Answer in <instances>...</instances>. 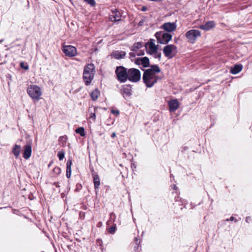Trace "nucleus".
<instances>
[{
    "label": "nucleus",
    "mask_w": 252,
    "mask_h": 252,
    "mask_svg": "<svg viewBox=\"0 0 252 252\" xmlns=\"http://www.w3.org/2000/svg\"><path fill=\"white\" fill-rule=\"evenodd\" d=\"M160 71V68L157 64L152 65L150 68L144 70L142 78L147 87H152L158 81L162 79V78L158 75Z\"/></svg>",
    "instance_id": "f257e3e1"
},
{
    "label": "nucleus",
    "mask_w": 252,
    "mask_h": 252,
    "mask_svg": "<svg viewBox=\"0 0 252 252\" xmlns=\"http://www.w3.org/2000/svg\"><path fill=\"white\" fill-rule=\"evenodd\" d=\"M95 72V67L93 63H88L84 67L83 79L86 86H89L94 78Z\"/></svg>",
    "instance_id": "f03ea898"
},
{
    "label": "nucleus",
    "mask_w": 252,
    "mask_h": 252,
    "mask_svg": "<svg viewBox=\"0 0 252 252\" xmlns=\"http://www.w3.org/2000/svg\"><path fill=\"white\" fill-rule=\"evenodd\" d=\"M128 69L123 66H117L115 70L116 78L121 83H125L127 80V74Z\"/></svg>",
    "instance_id": "7ed1b4c3"
},
{
    "label": "nucleus",
    "mask_w": 252,
    "mask_h": 252,
    "mask_svg": "<svg viewBox=\"0 0 252 252\" xmlns=\"http://www.w3.org/2000/svg\"><path fill=\"white\" fill-rule=\"evenodd\" d=\"M155 36L157 38L158 43L161 44H167L172 37L171 34L164 31L158 32L155 33Z\"/></svg>",
    "instance_id": "20e7f679"
},
{
    "label": "nucleus",
    "mask_w": 252,
    "mask_h": 252,
    "mask_svg": "<svg viewBox=\"0 0 252 252\" xmlns=\"http://www.w3.org/2000/svg\"><path fill=\"white\" fill-rule=\"evenodd\" d=\"M29 95L34 100H38L42 92L40 87L36 85H31L27 89Z\"/></svg>",
    "instance_id": "39448f33"
},
{
    "label": "nucleus",
    "mask_w": 252,
    "mask_h": 252,
    "mask_svg": "<svg viewBox=\"0 0 252 252\" xmlns=\"http://www.w3.org/2000/svg\"><path fill=\"white\" fill-rule=\"evenodd\" d=\"M141 72L138 69L131 68L128 69L127 80L131 82L136 83L140 80Z\"/></svg>",
    "instance_id": "423d86ee"
},
{
    "label": "nucleus",
    "mask_w": 252,
    "mask_h": 252,
    "mask_svg": "<svg viewBox=\"0 0 252 252\" xmlns=\"http://www.w3.org/2000/svg\"><path fill=\"white\" fill-rule=\"evenodd\" d=\"M201 32L197 30H190L185 34V36L187 39L188 42L191 44H194L197 39L201 36Z\"/></svg>",
    "instance_id": "0eeeda50"
},
{
    "label": "nucleus",
    "mask_w": 252,
    "mask_h": 252,
    "mask_svg": "<svg viewBox=\"0 0 252 252\" xmlns=\"http://www.w3.org/2000/svg\"><path fill=\"white\" fill-rule=\"evenodd\" d=\"M177 52V47L173 44H168L164 47L163 53L168 59L172 58Z\"/></svg>",
    "instance_id": "6e6552de"
},
{
    "label": "nucleus",
    "mask_w": 252,
    "mask_h": 252,
    "mask_svg": "<svg viewBox=\"0 0 252 252\" xmlns=\"http://www.w3.org/2000/svg\"><path fill=\"white\" fill-rule=\"evenodd\" d=\"M62 51L68 57H72L77 55L76 48L72 45H64L63 46Z\"/></svg>",
    "instance_id": "1a4fd4ad"
},
{
    "label": "nucleus",
    "mask_w": 252,
    "mask_h": 252,
    "mask_svg": "<svg viewBox=\"0 0 252 252\" xmlns=\"http://www.w3.org/2000/svg\"><path fill=\"white\" fill-rule=\"evenodd\" d=\"M176 28V24L175 23L171 22L165 23L161 26V29H163L165 32H167L168 33L175 31Z\"/></svg>",
    "instance_id": "9d476101"
},
{
    "label": "nucleus",
    "mask_w": 252,
    "mask_h": 252,
    "mask_svg": "<svg viewBox=\"0 0 252 252\" xmlns=\"http://www.w3.org/2000/svg\"><path fill=\"white\" fill-rule=\"evenodd\" d=\"M121 13L117 9L112 10L109 14V19L112 22H119L121 20Z\"/></svg>",
    "instance_id": "9b49d317"
},
{
    "label": "nucleus",
    "mask_w": 252,
    "mask_h": 252,
    "mask_svg": "<svg viewBox=\"0 0 252 252\" xmlns=\"http://www.w3.org/2000/svg\"><path fill=\"white\" fill-rule=\"evenodd\" d=\"M155 40L153 39H150L146 45L148 46L149 50V53L151 55L154 54V53L157 52L158 50V45L155 44Z\"/></svg>",
    "instance_id": "f8f14e48"
},
{
    "label": "nucleus",
    "mask_w": 252,
    "mask_h": 252,
    "mask_svg": "<svg viewBox=\"0 0 252 252\" xmlns=\"http://www.w3.org/2000/svg\"><path fill=\"white\" fill-rule=\"evenodd\" d=\"M135 63L137 65L141 64L143 67L150 66L149 59L147 57L137 59L135 60Z\"/></svg>",
    "instance_id": "ddd939ff"
},
{
    "label": "nucleus",
    "mask_w": 252,
    "mask_h": 252,
    "mask_svg": "<svg viewBox=\"0 0 252 252\" xmlns=\"http://www.w3.org/2000/svg\"><path fill=\"white\" fill-rule=\"evenodd\" d=\"M32 154V146L30 144H27L24 146V152L23 153V158L26 159H29Z\"/></svg>",
    "instance_id": "4468645a"
},
{
    "label": "nucleus",
    "mask_w": 252,
    "mask_h": 252,
    "mask_svg": "<svg viewBox=\"0 0 252 252\" xmlns=\"http://www.w3.org/2000/svg\"><path fill=\"white\" fill-rule=\"evenodd\" d=\"M216 26V24L213 21H209L207 22L205 24L200 25L199 28L200 29L207 31L213 28Z\"/></svg>",
    "instance_id": "2eb2a0df"
},
{
    "label": "nucleus",
    "mask_w": 252,
    "mask_h": 252,
    "mask_svg": "<svg viewBox=\"0 0 252 252\" xmlns=\"http://www.w3.org/2000/svg\"><path fill=\"white\" fill-rule=\"evenodd\" d=\"M168 106L170 112H175L179 107V103L177 99H172L168 102Z\"/></svg>",
    "instance_id": "dca6fc26"
},
{
    "label": "nucleus",
    "mask_w": 252,
    "mask_h": 252,
    "mask_svg": "<svg viewBox=\"0 0 252 252\" xmlns=\"http://www.w3.org/2000/svg\"><path fill=\"white\" fill-rule=\"evenodd\" d=\"M96 108L94 106H91L89 108L88 113H89V119L90 120H92L93 122H94L96 119L95 111Z\"/></svg>",
    "instance_id": "f3484780"
},
{
    "label": "nucleus",
    "mask_w": 252,
    "mask_h": 252,
    "mask_svg": "<svg viewBox=\"0 0 252 252\" xmlns=\"http://www.w3.org/2000/svg\"><path fill=\"white\" fill-rule=\"evenodd\" d=\"M92 176L93 178L95 191L96 193H97V192L98 190L99 186L100 185V179L98 175L95 173H93Z\"/></svg>",
    "instance_id": "a211bd4d"
},
{
    "label": "nucleus",
    "mask_w": 252,
    "mask_h": 252,
    "mask_svg": "<svg viewBox=\"0 0 252 252\" xmlns=\"http://www.w3.org/2000/svg\"><path fill=\"white\" fill-rule=\"evenodd\" d=\"M131 86L130 85H126L123 86L121 90L122 94L125 96H129L131 94Z\"/></svg>",
    "instance_id": "6ab92c4d"
},
{
    "label": "nucleus",
    "mask_w": 252,
    "mask_h": 252,
    "mask_svg": "<svg viewBox=\"0 0 252 252\" xmlns=\"http://www.w3.org/2000/svg\"><path fill=\"white\" fill-rule=\"evenodd\" d=\"M126 55V52L123 51H116L113 52L112 56L116 59H123Z\"/></svg>",
    "instance_id": "aec40b11"
},
{
    "label": "nucleus",
    "mask_w": 252,
    "mask_h": 252,
    "mask_svg": "<svg viewBox=\"0 0 252 252\" xmlns=\"http://www.w3.org/2000/svg\"><path fill=\"white\" fill-rule=\"evenodd\" d=\"M243 68L242 64H235L230 70V73L233 74H236L240 72Z\"/></svg>",
    "instance_id": "412c9836"
},
{
    "label": "nucleus",
    "mask_w": 252,
    "mask_h": 252,
    "mask_svg": "<svg viewBox=\"0 0 252 252\" xmlns=\"http://www.w3.org/2000/svg\"><path fill=\"white\" fill-rule=\"evenodd\" d=\"M72 160L71 159H68L66 163V176L67 178H69L71 176V165H72Z\"/></svg>",
    "instance_id": "4be33fe9"
},
{
    "label": "nucleus",
    "mask_w": 252,
    "mask_h": 252,
    "mask_svg": "<svg viewBox=\"0 0 252 252\" xmlns=\"http://www.w3.org/2000/svg\"><path fill=\"white\" fill-rule=\"evenodd\" d=\"M100 95V92L97 88L95 89L90 94L91 97L93 101H96Z\"/></svg>",
    "instance_id": "5701e85b"
},
{
    "label": "nucleus",
    "mask_w": 252,
    "mask_h": 252,
    "mask_svg": "<svg viewBox=\"0 0 252 252\" xmlns=\"http://www.w3.org/2000/svg\"><path fill=\"white\" fill-rule=\"evenodd\" d=\"M67 141V136L66 135L60 136L59 138V142L60 143V145L62 147H64L66 146Z\"/></svg>",
    "instance_id": "b1692460"
},
{
    "label": "nucleus",
    "mask_w": 252,
    "mask_h": 252,
    "mask_svg": "<svg viewBox=\"0 0 252 252\" xmlns=\"http://www.w3.org/2000/svg\"><path fill=\"white\" fill-rule=\"evenodd\" d=\"M142 47V43L140 42L135 43L130 48L131 51L133 52H137Z\"/></svg>",
    "instance_id": "393cba45"
},
{
    "label": "nucleus",
    "mask_w": 252,
    "mask_h": 252,
    "mask_svg": "<svg viewBox=\"0 0 252 252\" xmlns=\"http://www.w3.org/2000/svg\"><path fill=\"white\" fill-rule=\"evenodd\" d=\"M109 216H110L109 219L106 223L107 225H109L111 224L114 223V222L116 219V216L115 214L113 212L111 213L110 214Z\"/></svg>",
    "instance_id": "a878e982"
},
{
    "label": "nucleus",
    "mask_w": 252,
    "mask_h": 252,
    "mask_svg": "<svg viewBox=\"0 0 252 252\" xmlns=\"http://www.w3.org/2000/svg\"><path fill=\"white\" fill-rule=\"evenodd\" d=\"M75 132L76 133L79 134L80 136L84 137L85 136L86 133L85 132V129L83 127H79L78 128L75 129Z\"/></svg>",
    "instance_id": "bb28decb"
},
{
    "label": "nucleus",
    "mask_w": 252,
    "mask_h": 252,
    "mask_svg": "<svg viewBox=\"0 0 252 252\" xmlns=\"http://www.w3.org/2000/svg\"><path fill=\"white\" fill-rule=\"evenodd\" d=\"M107 229L110 234H114L117 229L116 224L115 223H113L111 226L109 227Z\"/></svg>",
    "instance_id": "cd10ccee"
},
{
    "label": "nucleus",
    "mask_w": 252,
    "mask_h": 252,
    "mask_svg": "<svg viewBox=\"0 0 252 252\" xmlns=\"http://www.w3.org/2000/svg\"><path fill=\"white\" fill-rule=\"evenodd\" d=\"M87 4H89L90 6L94 7L96 3L94 0H83Z\"/></svg>",
    "instance_id": "c85d7f7f"
},
{
    "label": "nucleus",
    "mask_w": 252,
    "mask_h": 252,
    "mask_svg": "<svg viewBox=\"0 0 252 252\" xmlns=\"http://www.w3.org/2000/svg\"><path fill=\"white\" fill-rule=\"evenodd\" d=\"M20 66L22 68L24 69V70H28L29 69V65L27 63L25 62H21L20 63Z\"/></svg>",
    "instance_id": "c756f323"
},
{
    "label": "nucleus",
    "mask_w": 252,
    "mask_h": 252,
    "mask_svg": "<svg viewBox=\"0 0 252 252\" xmlns=\"http://www.w3.org/2000/svg\"><path fill=\"white\" fill-rule=\"evenodd\" d=\"M57 156L59 159L62 160L64 158V153L63 151H60L58 152Z\"/></svg>",
    "instance_id": "7c9ffc66"
},
{
    "label": "nucleus",
    "mask_w": 252,
    "mask_h": 252,
    "mask_svg": "<svg viewBox=\"0 0 252 252\" xmlns=\"http://www.w3.org/2000/svg\"><path fill=\"white\" fill-rule=\"evenodd\" d=\"M136 56H137V53L135 52H130L129 53V58L132 60V58H135Z\"/></svg>",
    "instance_id": "2f4dec72"
},
{
    "label": "nucleus",
    "mask_w": 252,
    "mask_h": 252,
    "mask_svg": "<svg viewBox=\"0 0 252 252\" xmlns=\"http://www.w3.org/2000/svg\"><path fill=\"white\" fill-rule=\"evenodd\" d=\"M61 169L59 167H55L53 169V172L57 174H59L61 173Z\"/></svg>",
    "instance_id": "473e14b6"
},
{
    "label": "nucleus",
    "mask_w": 252,
    "mask_h": 252,
    "mask_svg": "<svg viewBox=\"0 0 252 252\" xmlns=\"http://www.w3.org/2000/svg\"><path fill=\"white\" fill-rule=\"evenodd\" d=\"M85 218V213L83 212H80L79 213V218L84 220Z\"/></svg>",
    "instance_id": "72a5a7b5"
},
{
    "label": "nucleus",
    "mask_w": 252,
    "mask_h": 252,
    "mask_svg": "<svg viewBox=\"0 0 252 252\" xmlns=\"http://www.w3.org/2000/svg\"><path fill=\"white\" fill-rule=\"evenodd\" d=\"M136 53H137V56H140L144 55V51H142L141 50H138L137 52H136Z\"/></svg>",
    "instance_id": "f704fd0d"
},
{
    "label": "nucleus",
    "mask_w": 252,
    "mask_h": 252,
    "mask_svg": "<svg viewBox=\"0 0 252 252\" xmlns=\"http://www.w3.org/2000/svg\"><path fill=\"white\" fill-rule=\"evenodd\" d=\"M153 55H154V57L155 58H158V59H160V58L161 57V53H158V52L156 53H154Z\"/></svg>",
    "instance_id": "c9c22d12"
},
{
    "label": "nucleus",
    "mask_w": 252,
    "mask_h": 252,
    "mask_svg": "<svg viewBox=\"0 0 252 252\" xmlns=\"http://www.w3.org/2000/svg\"><path fill=\"white\" fill-rule=\"evenodd\" d=\"M134 241H135V244L137 245H138L140 243V240L139 239L138 237H135L134 238Z\"/></svg>",
    "instance_id": "e433bc0d"
},
{
    "label": "nucleus",
    "mask_w": 252,
    "mask_h": 252,
    "mask_svg": "<svg viewBox=\"0 0 252 252\" xmlns=\"http://www.w3.org/2000/svg\"><path fill=\"white\" fill-rule=\"evenodd\" d=\"M112 113L113 114H116V115H119V111L118 110H112Z\"/></svg>",
    "instance_id": "4c0bfd02"
},
{
    "label": "nucleus",
    "mask_w": 252,
    "mask_h": 252,
    "mask_svg": "<svg viewBox=\"0 0 252 252\" xmlns=\"http://www.w3.org/2000/svg\"><path fill=\"white\" fill-rule=\"evenodd\" d=\"M246 221L247 222L249 223L251 221V218L250 217H247L246 218Z\"/></svg>",
    "instance_id": "58836bf2"
},
{
    "label": "nucleus",
    "mask_w": 252,
    "mask_h": 252,
    "mask_svg": "<svg viewBox=\"0 0 252 252\" xmlns=\"http://www.w3.org/2000/svg\"><path fill=\"white\" fill-rule=\"evenodd\" d=\"M12 152L16 156V145L13 148Z\"/></svg>",
    "instance_id": "ea45409f"
},
{
    "label": "nucleus",
    "mask_w": 252,
    "mask_h": 252,
    "mask_svg": "<svg viewBox=\"0 0 252 252\" xmlns=\"http://www.w3.org/2000/svg\"><path fill=\"white\" fill-rule=\"evenodd\" d=\"M235 220V218L233 217H231L229 219H227L226 220L228 221L229 220L230 221H233Z\"/></svg>",
    "instance_id": "a19ab883"
},
{
    "label": "nucleus",
    "mask_w": 252,
    "mask_h": 252,
    "mask_svg": "<svg viewBox=\"0 0 252 252\" xmlns=\"http://www.w3.org/2000/svg\"><path fill=\"white\" fill-rule=\"evenodd\" d=\"M147 7H146V6H143V7H142L141 10H142V11H146V10H147Z\"/></svg>",
    "instance_id": "79ce46f5"
},
{
    "label": "nucleus",
    "mask_w": 252,
    "mask_h": 252,
    "mask_svg": "<svg viewBox=\"0 0 252 252\" xmlns=\"http://www.w3.org/2000/svg\"><path fill=\"white\" fill-rule=\"evenodd\" d=\"M53 185L55 186L57 188L60 187V186L59 185V183L57 182L54 183Z\"/></svg>",
    "instance_id": "37998d69"
},
{
    "label": "nucleus",
    "mask_w": 252,
    "mask_h": 252,
    "mask_svg": "<svg viewBox=\"0 0 252 252\" xmlns=\"http://www.w3.org/2000/svg\"><path fill=\"white\" fill-rule=\"evenodd\" d=\"M17 147V157L18 156L19 152L18 151V150L20 148V147L18 145L16 146Z\"/></svg>",
    "instance_id": "c03bdc74"
},
{
    "label": "nucleus",
    "mask_w": 252,
    "mask_h": 252,
    "mask_svg": "<svg viewBox=\"0 0 252 252\" xmlns=\"http://www.w3.org/2000/svg\"><path fill=\"white\" fill-rule=\"evenodd\" d=\"M175 201H176V202H177V201H179V199H180V200H181V198H179V196H178V197H175Z\"/></svg>",
    "instance_id": "a18cd8bd"
},
{
    "label": "nucleus",
    "mask_w": 252,
    "mask_h": 252,
    "mask_svg": "<svg viewBox=\"0 0 252 252\" xmlns=\"http://www.w3.org/2000/svg\"><path fill=\"white\" fill-rule=\"evenodd\" d=\"M116 133H115V132H113V133H112V134H111V137H112V138H114V137H116Z\"/></svg>",
    "instance_id": "49530a36"
},
{
    "label": "nucleus",
    "mask_w": 252,
    "mask_h": 252,
    "mask_svg": "<svg viewBox=\"0 0 252 252\" xmlns=\"http://www.w3.org/2000/svg\"><path fill=\"white\" fill-rule=\"evenodd\" d=\"M173 189L174 190H177V187L175 185H174L173 186Z\"/></svg>",
    "instance_id": "de8ad7c7"
},
{
    "label": "nucleus",
    "mask_w": 252,
    "mask_h": 252,
    "mask_svg": "<svg viewBox=\"0 0 252 252\" xmlns=\"http://www.w3.org/2000/svg\"><path fill=\"white\" fill-rule=\"evenodd\" d=\"M143 23V22L142 21H140L139 23V25H142Z\"/></svg>",
    "instance_id": "09e8293b"
},
{
    "label": "nucleus",
    "mask_w": 252,
    "mask_h": 252,
    "mask_svg": "<svg viewBox=\"0 0 252 252\" xmlns=\"http://www.w3.org/2000/svg\"><path fill=\"white\" fill-rule=\"evenodd\" d=\"M100 224H101V222H99V223H98V224H97V225H100Z\"/></svg>",
    "instance_id": "8fccbe9b"
},
{
    "label": "nucleus",
    "mask_w": 252,
    "mask_h": 252,
    "mask_svg": "<svg viewBox=\"0 0 252 252\" xmlns=\"http://www.w3.org/2000/svg\"><path fill=\"white\" fill-rule=\"evenodd\" d=\"M100 224H101V222H99V223H98V224H97V225H100Z\"/></svg>",
    "instance_id": "3c124183"
},
{
    "label": "nucleus",
    "mask_w": 252,
    "mask_h": 252,
    "mask_svg": "<svg viewBox=\"0 0 252 252\" xmlns=\"http://www.w3.org/2000/svg\"><path fill=\"white\" fill-rule=\"evenodd\" d=\"M86 208H87V207H86V206L84 207V209H86Z\"/></svg>",
    "instance_id": "603ef678"
},
{
    "label": "nucleus",
    "mask_w": 252,
    "mask_h": 252,
    "mask_svg": "<svg viewBox=\"0 0 252 252\" xmlns=\"http://www.w3.org/2000/svg\"><path fill=\"white\" fill-rule=\"evenodd\" d=\"M170 177H173V175L172 174H171Z\"/></svg>",
    "instance_id": "864d4df0"
}]
</instances>
